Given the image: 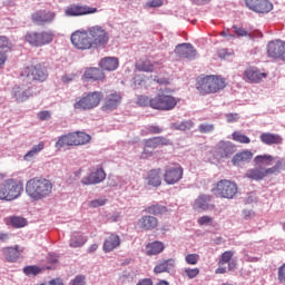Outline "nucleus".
Wrapping results in <instances>:
<instances>
[{
	"mask_svg": "<svg viewBox=\"0 0 285 285\" xmlns=\"http://www.w3.org/2000/svg\"><path fill=\"white\" fill-rule=\"evenodd\" d=\"M52 188H55V185L50 179L33 177L26 184V194L33 202H41V199H46L52 195Z\"/></svg>",
	"mask_w": 285,
	"mask_h": 285,
	"instance_id": "f257e3e1",
	"label": "nucleus"
},
{
	"mask_svg": "<svg viewBox=\"0 0 285 285\" xmlns=\"http://www.w3.org/2000/svg\"><path fill=\"white\" fill-rule=\"evenodd\" d=\"M225 88L226 78H224L222 75L199 76L196 79V90H198L202 97L217 95V92H222V90Z\"/></svg>",
	"mask_w": 285,
	"mask_h": 285,
	"instance_id": "f03ea898",
	"label": "nucleus"
},
{
	"mask_svg": "<svg viewBox=\"0 0 285 285\" xmlns=\"http://www.w3.org/2000/svg\"><path fill=\"white\" fill-rule=\"evenodd\" d=\"M23 193V183L14 178L6 179L0 185V202H14Z\"/></svg>",
	"mask_w": 285,
	"mask_h": 285,
	"instance_id": "7ed1b4c3",
	"label": "nucleus"
},
{
	"mask_svg": "<svg viewBox=\"0 0 285 285\" xmlns=\"http://www.w3.org/2000/svg\"><path fill=\"white\" fill-rule=\"evenodd\" d=\"M24 41L32 48H43V46H50L55 41V32L52 30L28 31L24 35Z\"/></svg>",
	"mask_w": 285,
	"mask_h": 285,
	"instance_id": "20e7f679",
	"label": "nucleus"
},
{
	"mask_svg": "<svg viewBox=\"0 0 285 285\" xmlns=\"http://www.w3.org/2000/svg\"><path fill=\"white\" fill-rule=\"evenodd\" d=\"M104 99V92L101 91H89L85 94L82 97H80L76 102L73 104L75 110H94V108H97L101 104V100Z\"/></svg>",
	"mask_w": 285,
	"mask_h": 285,
	"instance_id": "39448f33",
	"label": "nucleus"
},
{
	"mask_svg": "<svg viewBox=\"0 0 285 285\" xmlns=\"http://www.w3.org/2000/svg\"><path fill=\"white\" fill-rule=\"evenodd\" d=\"M20 77H23L27 81L43 83L48 79V69L41 63L30 65L21 70Z\"/></svg>",
	"mask_w": 285,
	"mask_h": 285,
	"instance_id": "423d86ee",
	"label": "nucleus"
},
{
	"mask_svg": "<svg viewBox=\"0 0 285 285\" xmlns=\"http://www.w3.org/2000/svg\"><path fill=\"white\" fill-rule=\"evenodd\" d=\"M177 104H179V99L165 92H158L153 97V110L168 112L170 110H175V108H177Z\"/></svg>",
	"mask_w": 285,
	"mask_h": 285,
	"instance_id": "0eeeda50",
	"label": "nucleus"
},
{
	"mask_svg": "<svg viewBox=\"0 0 285 285\" xmlns=\"http://www.w3.org/2000/svg\"><path fill=\"white\" fill-rule=\"evenodd\" d=\"M88 31L92 50H102L104 48H106V46H108L110 37L104 28L99 26H94L88 28Z\"/></svg>",
	"mask_w": 285,
	"mask_h": 285,
	"instance_id": "6e6552de",
	"label": "nucleus"
},
{
	"mask_svg": "<svg viewBox=\"0 0 285 285\" xmlns=\"http://www.w3.org/2000/svg\"><path fill=\"white\" fill-rule=\"evenodd\" d=\"M237 183L229 179L219 180L213 188L214 195H216V197H220L222 199H233L235 195H237Z\"/></svg>",
	"mask_w": 285,
	"mask_h": 285,
	"instance_id": "1a4fd4ad",
	"label": "nucleus"
},
{
	"mask_svg": "<svg viewBox=\"0 0 285 285\" xmlns=\"http://www.w3.org/2000/svg\"><path fill=\"white\" fill-rule=\"evenodd\" d=\"M71 43L77 50H92V42L90 40V33L87 30H77L71 37Z\"/></svg>",
	"mask_w": 285,
	"mask_h": 285,
	"instance_id": "9d476101",
	"label": "nucleus"
},
{
	"mask_svg": "<svg viewBox=\"0 0 285 285\" xmlns=\"http://www.w3.org/2000/svg\"><path fill=\"white\" fill-rule=\"evenodd\" d=\"M235 253L233 250L224 252L218 259V268H216V275L226 274V264H228V271H235L237 268V262L233 261Z\"/></svg>",
	"mask_w": 285,
	"mask_h": 285,
	"instance_id": "9b49d317",
	"label": "nucleus"
},
{
	"mask_svg": "<svg viewBox=\"0 0 285 285\" xmlns=\"http://www.w3.org/2000/svg\"><path fill=\"white\" fill-rule=\"evenodd\" d=\"M97 12H99V9L81 4H71L65 10V14L67 17H83L86 14H95Z\"/></svg>",
	"mask_w": 285,
	"mask_h": 285,
	"instance_id": "f8f14e48",
	"label": "nucleus"
},
{
	"mask_svg": "<svg viewBox=\"0 0 285 285\" xmlns=\"http://www.w3.org/2000/svg\"><path fill=\"white\" fill-rule=\"evenodd\" d=\"M183 177L184 168L179 165L168 166L164 174L165 183L169 186H174V184H177Z\"/></svg>",
	"mask_w": 285,
	"mask_h": 285,
	"instance_id": "ddd939ff",
	"label": "nucleus"
},
{
	"mask_svg": "<svg viewBox=\"0 0 285 285\" xmlns=\"http://www.w3.org/2000/svg\"><path fill=\"white\" fill-rule=\"evenodd\" d=\"M245 4L258 14H268L273 10V3L268 0H245Z\"/></svg>",
	"mask_w": 285,
	"mask_h": 285,
	"instance_id": "4468645a",
	"label": "nucleus"
},
{
	"mask_svg": "<svg viewBox=\"0 0 285 285\" xmlns=\"http://www.w3.org/2000/svg\"><path fill=\"white\" fill-rule=\"evenodd\" d=\"M56 17L57 13L53 11L38 10L31 14V21L32 23H36V26H46L52 23Z\"/></svg>",
	"mask_w": 285,
	"mask_h": 285,
	"instance_id": "2eb2a0df",
	"label": "nucleus"
},
{
	"mask_svg": "<svg viewBox=\"0 0 285 285\" xmlns=\"http://www.w3.org/2000/svg\"><path fill=\"white\" fill-rule=\"evenodd\" d=\"M138 228L145 230V233H150L159 228V219L155 216L144 215L137 222Z\"/></svg>",
	"mask_w": 285,
	"mask_h": 285,
	"instance_id": "dca6fc26",
	"label": "nucleus"
},
{
	"mask_svg": "<svg viewBox=\"0 0 285 285\" xmlns=\"http://www.w3.org/2000/svg\"><path fill=\"white\" fill-rule=\"evenodd\" d=\"M175 55L178 57V59L193 60L195 57H197V50L195 47H193V45L185 42L176 46Z\"/></svg>",
	"mask_w": 285,
	"mask_h": 285,
	"instance_id": "f3484780",
	"label": "nucleus"
},
{
	"mask_svg": "<svg viewBox=\"0 0 285 285\" xmlns=\"http://www.w3.org/2000/svg\"><path fill=\"white\" fill-rule=\"evenodd\" d=\"M236 148L230 141H219L216 146V155L220 159H228V157H233L236 153Z\"/></svg>",
	"mask_w": 285,
	"mask_h": 285,
	"instance_id": "a211bd4d",
	"label": "nucleus"
},
{
	"mask_svg": "<svg viewBox=\"0 0 285 285\" xmlns=\"http://www.w3.org/2000/svg\"><path fill=\"white\" fill-rule=\"evenodd\" d=\"M12 50V42L8 37L0 36V70L3 69L8 61V52Z\"/></svg>",
	"mask_w": 285,
	"mask_h": 285,
	"instance_id": "6ab92c4d",
	"label": "nucleus"
},
{
	"mask_svg": "<svg viewBox=\"0 0 285 285\" xmlns=\"http://www.w3.org/2000/svg\"><path fill=\"white\" fill-rule=\"evenodd\" d=\"M106 179V171L104 168H98L92 171L89 176L82 178L81 184L83 186H92L95 184H101Z\"/></svg>",
	"mask_w": 285,
	"mask_h": 285,
	"instance_id": "aec40b11",
	"label": "nucleus"
},
{
	"mask_svg": "<svg viewBox=\"0 0 285 285\" xmlns=\"http://www.w3.org/2000/svg\"><path fill=\"white\" fill-rule=\"evenodd\" d=\"M244 79L249 83H259L262 79H266V72L259 71L256 67H248L245 70Z\"/></svg>",
	"mask_w": 285,
	"mask_h": 285,
	"instance_id": "412c9836",
	"label": "nucleus"
},
{
	"mask_svg": "<svg viewBox=\"0 0 285 285\" xmlns=\"http://www.w3.org/2000/svg\"><path fill=\"white\" fill-rule=\"evenodd\" d=\"M12 97L16 101L21 104L23 101H28V99L32 97V91L26 86H16L12 88Z\"/></svg>",
	"mask_w": 285,
	"mask_h": 285,
	"instance_id": "4be33fe9",
	"label": "nucleus"
},
{
	"mask_svg": "<svg viewBox=\"0 0 285 285\" xmlns=\"http://www.w3.org/2000/svg\"><path fill=\"white\" fill-rule=\"evenodd\" d=\"M145 181L147 186H151L153 188H159L161 186V169H151L145 176Z\"/></svg>",
	"mask_w": 285,
	"mask_h": 285,
	"instance_id": "5701e85b",
	"label": "nucleus"
},
{
	"mask_svg": "<svg viewBox=\"0 0 285 285\" xmlns=\"http://www.w3.org/2000/svg\"><path fill=\"white\" fill-rule=\"evenodd\" d=\"M121 246V238L117 234H109V236L105 239L102 249L104 253H112L115 248Z\"/></svg>",
	"mask_w": 285,
	"mask_h": 285,
	"instance_id": "b1692460",
	"label": "nucleus"
},
{
	"mask_svg": "<svg viewBox=\"0 0 285 285\" xmlns=\"http://www.w3.org/2000/svg\"><path fill=\"white\" fill-rule=\"evenodd\" d=\"M21 253H23V249H19V245H16L14 247L2 248V255L4 259L11 263L19 262Z\"/></svg>",
	"mask_w": 285,
	"mask_h": 285,
	"instance_id": "393cba45",
	"label": "nucleus"
},
{
	"mask_svg": "<svg viewBox=\"0 0 285 285\" xmlns=\"http://www.w3.org/2000/svg\"><path fill=\"white\" fill-rule=\"evenodd\" d=\"M119 104H121V95L117 92L109 94L105 99L102 110H116Z\"/></svg>",
	"mask_w": 285,
	"mask_h": 285,
	"instance_id": "a878e982",
	"label": "nucleus"
},
{
	"mask_svg": "<svg viewBox=\"0 0 285 285\" xmlns=\"http://www.w3.org/2000/svg\"><path fill=\"white\" fill-rule=\"evenodd\" d=\"M268 168L264 167L252 168L245 174L247 179H253L254 181H262V179L268 177Z\"/></svg>",
	"mask_w": 285,
	"mask_h": 285,
	"instance_id": "bb28decb",
	"label": "nucleus"
},
{
	"mask_svg": "<svg viewBox=\"0 0 285 285\" xmlns=\"http://www.w3.org/2000/svg\"><path fill=\"white\" fill-rule=\"evenodd\" d=\"M250 159H253V151L246 149L234 155L232 158V164L234 166H240V164H246L250 161Z\"/></svg>",
	"mask_w": 285,
	"mask_h": 285,
	"instance_id": "cd10ccee",
	"label": "nucleus"
},
{
	"mask_svg": "<svg viewBox=\"0 0 285 285\" xmlns=\"http://www.w3.org/2000/svg\"><path fill=\"white\" fill-rule=\"evenodd\" d=\"M165 248L166 247L164 246V243L155 240L153 243L147 244L146 255H148V257H153V255H159L160 253H164Z\"/></svg>",
	"mask_w": 285,
	"mask_h": 285,
	"instance_id": "c85d7f7f",
	"label": "nucleus"
},
{
	"mask_svg": "<svg viewBox=\"0 0 285 285\" xmlns=\"http://www.w3.org/2000/svg\"><path fill=\"white\" fill-rule=\"evenodd\" d=\"M267 55L273 59H279L282 55V41L276 40V41L269 42L267 46Z\"/></svg>",
	"mask_w": 285,
	"mask_h": 285,
	"instance_id": "c756f323",
	"label": "nucleus"
},
{
	"mask_svg": "<svg viewBox=\"0 0 285 285\" xmlns=\"http://www.w3.org/2000/svg\"><path fill=\"white\" fill-rule=\"evenodd\" d=\"M66 146H76L75 136L72 132L60 136L56 142V148L58 149L66 148Z\"/></svg>",
	"mask_w": 285,
	"mask_h": 285,
	"instance_id": "7c9ffc66",
	"label": "nucleus"
},
{
	"mask_svg": "<svg viewBox=\"0 0 285 285\" xmlns=\"http://www.w3.org/2000/svg\"><path fill=\"white\" fill-rule=\"evenodd\" d=\"M85 79H92L94 81H101V79H106V75L104 70L99 68H89L85 71Z\"/></svg>",
	"mask_w": 285,
	"mask_h": 285,
	"instance_id": "2f4dec72",
	"label": "nucleus"
},
{
	"mask_svg": "<svg viewBox=\"0 0 285 285\" xmlns=\"http://www.w3.org/2000/svg\"><path fill=\"white\" fill-rule=\"evenodd\" d=\"M261 141L266 144V146H273V144H282V136L277 134L263 132L261 135Z\"/></svg>",
	"mask_w": 285,
	"mask_h": 285,
	"instance_id": "473e14b6",
	"label": "nucleus"
},
{
	"mask_svg": "<svg viewBox=\"0 0 285 285\" xmlns=\"http://www.w3.org/2000/svg\"><path fill=\"white\" fill-rule=\"evenodd\" d=\"M100 68H102V70H107L109 72L112 70H117V68H119V60L117 58H112V57L104 58L100 61Z\"/></svg>",
	"mask_w": 285,
	"mask_h": 285,
	"instance_id": "72a5a7b5",
	"label": "nucleus"
},
{
	"mask_svg": "<svg viewBox=\"0 0 285 285\" xmlns=\"http://www.w3.org/2000/svg\"><path fill=\"white\" fill-rule=\"evenodd\" d=\"M73 141L76 146H86V144H90L92 137L83 131H75Z\"/></svg>",
	"mask_w": 285,
	"mask_h": 285,
	"instance_id": "f704fd0d",
	"label": "nucleus"
},
{
	"mask_svg": "<svg viewBox=\"0 0 285 285\" xmlns=\"http://www.w3.org/2000/svg\"><path fill=\"white\" fill-rule=\"evenodd\" d=\"M6 224H10L13 228H23L28 226V220L21 216H10L6 219Z\"/></svg>",
	"mask_w": 285,
	"mask_h": 285,
	"instance_id": "c9c22d12",
	"label": "nucleus"
},
{
	"mask_svg": "<svg viewBox=\"0 0 285 285\" xmlns=\"http://www.w3.org/2000/svg\"><path fill=\"white\" fill-rule=\"evenodd\" d=\"M136 69H138L139 72H154L155 65H153V62L148 59L139 60L136 63Z\"/></svg>",
	"mask_w": 285,
	"mask_h": 285,
	"instance_id": "e433bc0d",
	"label": "nucleus"
},
{
	"mask_svg": "<svg viewBox=\"0 0 285 285\" xmlns=\"http://www.w3.org/2000/svg\"><path fill=\"white\" fill-rule=\"evenodd\" d=\"M275 158L271 155H258L254 158V164L256 166H273V160Z\"/></svg>",
	"mask_w": 285,
	"mask_h": 285,
	"instance_id": "4c0bfd02",
	"label": "nucleus"
},
{
	"mask_svg": "<svg viewBox=\"0 0 285 285\" xmlns=\"http://www.w3.org/2000/svg\"><path fill=\"white\" fill-rule=\"evenodd\" d=\"M145 212H147L149 215H164L165 213H168V208L164 205H151L145 208Z\"/></svg>",
	"mask_w": 285,
	"mask_h": 285,
	"instance_id": "58836bf2",
	"label": "nucleus"
},
{
	"mask_svg": "<svg viewBox=\"0 0 285 285\" xmlns=\"http://www.w3.org/2000/svg\"><path fill=\"white\" fill-rule=\"evenodd\" d=\"M212 199L213 197L208 195H202L198 197V199H196L195 206L196 208H200L202 210H208V206Z\"/></svg>",
	"mask_w": 285,
	"mask_h": 285,
	"instance_id": "ea45409f",
	"label": "nucleus"
},
{
	"mask_svg": "<svg viewBox=\"0 0 285 285\" xmlns=\"http://www.w3.org/2000/svg\"><path fill=\"white\" fill-rule=\"evenodd\" d=\"M136 104L140 108H151L153 109V98L145 96V95L138 96Z\"/></svg>",
	"mask_w": 285,
	"mask_h": 285,
	"instance_id": "a19ab883",
	"label": "nucleus"
},
{
	"mask_svg": "<svg viewBox=\"0 0 285 285\" xmlns=\"http://www.w3.org/2000/svg\"><path fill=\"white\" fill-rule=\"evenodd\" d=\"M181 277H185L187 279H195V277H197L199 275V268L198 267H185L181 273H180Z\"/></svg>",
	"mask_w": 285,
	"mask_h": 285,
	"instance_id": "79ce46f5",
	"label": "nucleus"
},
{
	"mask_svg": "<svg viewBox=\"0 0 285 285\" xmlns=\"http://www.w3.org/2000/svg\"><path fill=\"white\" fill-rule=\"evenodd\" d=\"M43 148H46V144L43 141H40L38 145H35L31 150H29L26 155H24V159L29 160L30 158L35 157V155H39V153H41V150H43Z\"/></svg>",
	"mask_w": 285,
	"mask_h": 285,
	"instance_id": "37998d69",
	"label": "nucleus"
},
{
	"mask_svg": "<svg viewBox=\"0 0 285 285\" xmlns=\"http://www.w3.org/2000/svg\"><path fill=\"white\" fill-rule=\"evenodd\" d=\"M88 242L83 236H75L70 239L69 246L70 248H81Z\"/></svg>",
	"mask_w": 285,
	"mask_h": 285,
	"instance_id": "c03bdc74",
	"label": "nucleus"
},
{
	"mask_svg": "<svg viewBox=\"0 0 285 285\" xmlns=\"http://www.w3.org/2000/svg\"><path fill=\"white\" fill-rule=\"evenodd\" d=\"M234 141H238V144H250V138L248 136L239 132V131H234L232 135Z\"/></svg>",
	"mask_w": 285,
	"mask_h": 285,
	"instance_id": "a18cd8bd",
	"label": "nucleus"
},
{
	"mask_svg": "<svg viewBox=\"0 0 285 285\" xmlns=\"http://www.w3.org/2000/svg\"><path fill=\"white\" fill-rule=\"evenodd\" d=\"M170 262H175V261H173V258H169L156 265L154 268V273H156V275H159V273H166V271H168V265L170 264Z\"/></svg>",
	"mask_w": 285,
	"mask_h": 285,
	"instance_id": "49530a36",
	"label": "nucleus"
},
{
	"mask_svg": "<svg viewBox=\"0 0 285 285\" xmlns=\"http://www.w3.org/2000/svg\"><path fill=\"white\" fill-rule=\"evenodd\" d=\"M195 126L193 120H184L181 122L175 124L176 130H190Z\"/></svg>",
	"mask_w": 285,
	"mask_h": 285,
	"instance_id": "de8ad7c7",
	"label": "nucleus"
},
{
	"mask_svg": "<svg viewBox=\"0 0 285 285\" xmlns=\"http://www.w3.org/2000/svg\"><path fill=\"white\" fill-rule=\"evenodd\" d=\"M185 262L188 266H197L199 264V254H188L185 256Z\"/></svg>",
	"mask_w": 285,
	"mask_h": 285,
	"instance_id": "09e8293b",
	"label": "nucleus"
},
{
	"mask_svg": "<svg viewBox=\"0 0 285 285\" xmlns=\"http://www.w3.org/2000/svg\"><path fill=\"white\" fill-rule=\"evenodd\" d=\"M284 160H277L274 167L267 168V173L269 175H277L284 168Z\"/></svg>",
	"mask_w": 285,
	"mask_h": 285,
	"instance_id": "8fccbe9b",
	"label": "nucleus"
},
{
	"mask_svg": "<svg viewBox=\"0 0 285 285\" xmlns=\"http://www.w3.org/2000/svg\"><path fill=\"white\" fill-rule=\"evenodd\" d=\"M23 273H24V275H28V276H30V275L37 276V275H39V273H41V268L38 266H35V265L26 266L23 268Z\"/></svg>",
	"mask_w": 285,
	"mask_h": 285,
	"instance_id": "3c124183",
	"label": "nucleus"
},
{
	"mask_svg": "<svg viewBox=\"0 0 285 285\" xmlns=\"http://www.w3.org/2000/svg\"><path fill=\"white\" fill-rule=\"evenodd\" d=\"M198 130H199V132H202V135H206V134L213 132V130H215V125H213V124H200L198 126Z\"/></svg>",
	"mask_w": 285,
	"mask_h": 285,
	"instance_id": "603ef678",
	"label": "nucleus"
},
{
	"mask_svg": "<svg viewBox=\"0 0 285 285\" xmlns=\"http://www.w3.org/2000/svg\"><path fill=\"white\" fill-rule=\"evenodd\" d=\"M106 202H108V199L106 198H97L94 199L89 203L90 208H99V206H106Z\"/></svg>",
	"mask_w": 285,
	"mask_h": 285,
	"instance_id": "864d4df0",
	"label": "nucleus"
},
{
	"mask_svg": "<svg viewBox=\"0 0 285 285\" xmlns=\"http://www.w3.org/2000/svg\"><path fill=\"white\" fill-rule=\"evenodd\" d=\"M145 148H153V149L158 148L157 138L153 137V138L146 139Z\"/></svg>",
	"mask_w": 285,
	"mask_h": 285,
	"instance_id": "5fc2aeb1",
	"label": "nucleus"
},
{
	"mask_svg": "<svg viewBox=\"0 0 285 285\" xmlns=\"http://www.w3.org/2000/svg\"><path fill=\"white\" fill-rule=\"evenodd\" d=\"M233 30H234L235 35H237V37H248V31H246L242 27H237L234 24Z\"/></svg>",
	"mask_w": 285,
	"mask_h": 285,
	"instance_id": "6e6d98bb",
	"label": "nucleus"
},
{
	"mask_svg": "<svg viewBox=\"0 0 285 285\" xmlns=\"http://www.w3.org/2000/svg\"><path fill=\"white\" fill-rule=\"evenodd\" d=\"M164 0H150L146 3L147 8H161Z\"/></svg>",
	"mask_w": 285,
	"mask_h": 285,
	"instance_id": "4d7b16f0",
	"label": "nucleus"
},
{
	"mask_svg": "<svg viewBox=\"0 0 285 285\" xmlns=\"http://www.w3.org/2000/svg\"><path fill=\"white\" fill-rule=\"evenodd\" d=\"M52 117V114H50V111L48 110H42L38 114V119H40V121H48V119H50Z\"/></svg>",
	"mask_w": 285,
	"mask_h": 285,
	"instance_id": "13d9d810",
	"label": "nucleus"
},
{
	"mask_svg": "<svg viewBox=\"0 0 285 285\" xmlns=\"http://www.w3.org/2000/svg\"><path fill=\"white\" fill-rule=\"evenodd\" d=\"M199 226H206V224H213V217L210 216H203L198 219Z\"/></svg>",
	"mask_w": 285,
	"mask_h": 285,
	"instance_id": "bf43d9fd",
	"label": "nucleus"
},
{
	"mask_svg": "<svg viewBox=\"0 0 285 285\" xmlns=\"http://www.w3.org/2000/svg\"><path fill=\"white\" fill-rule=\"evenodd\" d=\"M156 144L157 146H168L170 144V140L168 138H164L161 136L156 137Z\"/></svg>",
	"mask_w": 285,
	"mask_h": 285,
	"instance_id": "052dcab7",
	"label": "nucleus"
},
{
	"mask_svg": "<svg viewBox=\"0 0 285 285\" xmlns=\"http://www.w3.org/2000/svg\"><path fill=\"white\" fill-rule=\"evenodd\" d=\"M148 130L150 132V135H160V132H163L164 130L159 127V126H149Z\"/></svg>",
	"mask_w": 285,
	"mask_h": 285,
	"instance_id": "680f3d73",
	"label": "nucleus"
},
{
	"mask_svg": "<svg viewBox=\"0 0 285 285\" xmlns=\"http://www.w3.org/2000/svg\"><path fill=\"white\" fill-rule=\"evenodd\" d=\"M72 285H86V276H76Z\"/></svg>",
	"mask_w": 285,
	"mask_h": 285,
	"instance_id": "e2e57ef3",
	"label": "nucleus"
},
{
	"mask_svg": "<svg viewBox=\"0 0 285 285\" xmlns=\"http://www.w3.org/2000/svg\"><path fill=\"white\" fill-rule=\"evenodd\" d=\"M226 119H227L228 124H233V122L239 120V115H237V114H228L226 116Z\"/></svg>",
	"mask_w": 285,
	"mask_h": 285,
	"instance_id": "0e129e2a",
	"label": "nucleus"
},
{
	"mask_svg": "<svg viewBox=\"0 0 285 285\" xmlns=\"http://www.w3.org/2000/svg\"><path fill=\"white\" fill-rule=\"evenodd\" d=\"M279 282H285V264L278 268Z\"/></svg>",
	"mask_w": 285,
	"mask_h": 285,
	"instance_id": "69168bd1",
	"label": "nucleus"
},
{
	"mask_svg": "<svg viewBox=\"0 0 285 285\" xmlns=\"http://www.w3.org/2000/svg\"><path fill=\"white\" fill-rule=\"evenodd\" d=\"M136 285H153V278H142Z\"/></svg>",
	"mask_w": 285,
	"mask_h": 285,
	"instance_id": "338daca9",
	"label": "nucleus"
},
{
	"mask_svg": "<svg viewBox=\"0 0 285 285\" xmlns=\"http://www.w3.org/2000/svg\"><path fill=\"white\" fill-rule=\"evenodd\" d=\"M279 59H282V61H285V42H282Z\"/></svg>",
	"mask_w": 285,
	"mask_h": 285,
	"instance_id": "774afa93",
	"label": "nucleus"
}]
</instances>
